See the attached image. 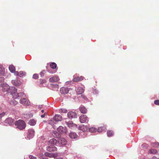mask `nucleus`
<instances>
[{"label": "nucleus", "instance_id": "18", "mask_svg": "<svg viewBox=\"0 0 159 159\" xmlns=\"http://www.w3.org/2000/svg\"><path fill=\"white\" fill-rule=\"evenodd\" d=\"M62 119V117L60 115H56L54 117V120L56 121H61Z\"/></svg>", "mask_w": 159, "mask_h": 159}, {"label": "nucleus", "instance_id": "8", "mask_svg": "<svg viewBox=\"0 0 159 159\" xmlns=\"http://www.w3.org/2000/svg\"><path fill=\"white\" fill-rule=\"evenodd\" d=\"M46 157H48L50 158H55L57 156V154L54 153H50L46 152L44 153Z\"/></svg>", "mask_w": 159, "mask_h": 159}, {"label": "nucleus", "instance_id": "2", "mask_svg": "<svg viewBox=\"0 0 159 159\" xmlns=\"http://www.w3.org/2000/svg\"><path fill=\"white\" fill-rule=\"evenodd\" d=\"M80 120L81 123H88L89 121V118L85 115H82L79 118Z\"/></svg>", "mask_w": 159, "mask_h": 159}, {"label": "nucleus", "instance_id": "32", "mask_svg": "<svg viewBox=\"0 0 159 159\" xmlns=\"http://www.w3.org/2000/svg\"><path fill=\"white\" fill-rule=\"evenodd\" d=\"M18 94L19 97L21 98L23 97H25V94L23 92H20Z\"/></svg>", "mask_w": 159, "mask_h": 159}, {"label": "nucleus", "instance_id": "34", "mask_svg": "<svg viewBox=\"0 0 159 159\" xmlns=\"http://www.w3.org/2000/svg\"><path fill=\"white\" fill-rule=\"evenodd\" d=\"M52 134L54 137H56L59 135V133H57L56 131H53L52 132Z\"/></svg>", "mask_w": 159, "mask_h": 159}, {"label": "nucleus", "instance_id": "36", "mask_svg": "<svg viewBox=\"0 0 159 159\" xmlns=\"http://www.w3.org/2000/svg\"><path fill=\"white\" fill-rule=\"evenodd\" d=\"M18 102L15 100H13L10 103L11 104H13L14 105H16L17 104Z\"/></svg>", "mask_w": 159, "mask_h": 159}, {"label": "nucleus", "instance_id": "51", "mask_svg": "<svg viewBox=\"0 0 159 159\" xmlns=\"http://www.w3.org/2000/svg\"><path fill=\"white\" fill-rule=\"evenodd\" d=\"M40 159H48L47 158L45 157H42L40 158Z\"/></svg>", "mask_w": 159, "mask_h": 159}, {"label": "nucleus", "instance_id": "5", "mask_svg": "<svg viewBox=\"0 0 159 159\" xmlns=\"http://www.w3.org/2000/svg\"><path fill=\"white\" fill-rule=\"evenodd\" d=\"M67 116L70 119L74 118L77 117V115L75 112L71 111L68 113Z\"/></svg>", "mask_w": 159, "mask_h": 159}, {"label": "nucleus", "instance_id": "26", "mask_svg": "<svg viewBox=\"0 0 159 159\" xmlns=\"http://www.w3.org/2000/svg\"><path fill=\"white\" fill-rule=\"evenodd\" d=\"M50 67L52 69L56 68L57 67L56 64L55 62H52L50 64Z\"/></svg>", "mask_w": 159, "mask_h": 159}, {"label": "nucleus", "instance_id": "30", "mask_svg": "<svg viewBox=\"0 0 159 159\" xmlns=\"http://www.w3.org/2000/svg\"><path fill=\"white\" fill-rule=\"evenodd\" d=\"M152 146L154 148H159V143L158 142L154 143L152 144Z\"/></svg>", "mask_w": 159, "mask_h": 159}, {"label": "nucleus", "instance_id": "47", "mask_svg": "<svg viewBox=\"0 0 159 159\" xmlns=\"http://www.w3.org/2000/svg\"><path fill=\"white\" fill-rule=\"evenodd\" d=\"M67 125L69 127H70L72 125H73V124H71L70 123H67Z\"/></svg>", "mask_w": 159, "mask_h": 159}, {"label": "nucleus", "instance_id": "22", "mask_svg": "<svg viewBox=\"0 0 159 159\" xmlns=\"http://www.w3.org/2000/svg\"><path fill=\"white\" fill-rule=\"evenodd\" d=\"M36 121L34 119H30L28 122V124L31 126H33L35 125Z\"/></svg>", "mask_w": 159, "mask_h": 159}, {"label": "nucleus", "instance_id": "28", "mask_svg": "<svg viewBox=\"0 0 159 159\" xmlns=\"http://www.w3.org/2000/svg\"><path fill=\"white\" fill-rule=\"evenodd\" d=\"M107 136L108 137H111L114 134L112 130H108L107 132Z\"/></svg>", "mask_w": 159, "mask_h": 159}, {"label": "nucleus", "instance_id": "19", "mask_svg": "<svg viewBox=\"0 0 159 159\" xmlns=\"http://www.w3.org/2000/svg\"><path fill=\"white\" fill-rule=\"evenodd\" d=\"M78 129H79L82 130L83 131H87L88 128L87 126H85L84 125H82L81 126L79 127Z\"/></svg>", "mask_w": 159, "mask_h": 159}, {"label": "nucleus", "instance_id": "14", "mask_svg": "<svg viewBox=\"0 0 159 159\" xmlns=\"http://www.w3.org/2000/svg\"><path fill=\"white\" fill-rule=\"evenodd\" d=\"M59 80V79L57 76H53L49 79V81L51 83L57 82Z\"/></svg>", "mask_w": 159, "mask_h": 159}, {"label": "nucleus", "instance_id": "11", "mask_svg": "<svg viewBox=\"0 0 159 159\" xmlns=\"http://www.w3.org/2000/svg\"><path fill=\"white\" fill-rule=\"evenodd\" d=\"M47 150L49 152L56 151L57 150V148L54 145H50L47 148Z\"/></svg>", "mask_w": 159, "mask_h": 159}, {"label": "nucleus", "instance_id": "6", "mask_svg": "<svg viewBox=\"0 0 159 159\" xmlns=\"http://www.w3.org/2000/svg\"><path fill=\"white\" fill-rule=\"evenodd\" d=\"M57 129L59 133L60 134H66L67 132L66 128L61 126H59Z\"/></svg>", "mask_w": 159, "mask_h": 159}, {"label": "nucleus", "instance_id": "41", "mask_svg": "<svg viewBox=\"0 0 159 159\" xmlns=\"http://www.w3.org/2000/svg\"><path fill=\"white\" fill-rule=\"evenodd\" d=\"M154 103L156 105H159V100H156L154 102Z\"/></svg>", "mask_w": 159, "mask_h": 159}, {"label": "nucleus", "instance_id": "49", "mask_svg": "<svg viewBox=\"0 0 159 159\" xmlns=\"http://www.w3.org/2000/svg\"><path fill=\"white\" fill-rule=\"evenodd\" d=\"M81 97L82 98H84V99H86V97L85 96V95H81Z\"/></svg>", "mask_w": 159, "mask_h": 159}, {"label": "nucleus", "instance_id": "45", "mask_svg": "<svg viewBox=\"0 0 159 159\" xmlns=\"http://www.w3.org/2000/svg\"><path fill=\"white\" fill-rule=\"evenodd\" d=\"M60 112H61L66 113L67 112V110L66 109H61L60 110Z\"/></svg>", "mask_w": 159, "mask_h": 159}, {"label": "nucleus", "instance_id": "21", "mask_svg": "<svg viewBox=\"0 0 159 159\" xmlns=\"http://www.w3.org/2000/svg\"><path fill=\"white\" fill-rule=\"evenodd\" d=\"M5 73V69L2 65L0 66V75H3Z\"/></svg>", "mask_w": 159, "mask_h": 159}, {"label": "nucleus", "instance_id": "16", "mask_svg": "<svg viewBox=\"0 0 159 159\" xmlns=\"http://www.w3.org/2000/svg\"><path fill=\"white\" fill-rule=\"evenodd\" d=\"M14 120L11 118H8L7 119L5 120V122L9 125H11L13 123Z\"/></svg>", "mask_w": 159, "mask_h": 159}, {"label": "nucleus", "instance_id": "12", "mask_svg": "<svg viewBox=\"0 0 159 159\" xmlns=\"http://www.w3.org/2000/svg\"><path fill=\"white\" fill-rule=\"evenodd\" d=\"M34 131L33 129H30L28 131V137L30 138H33L34 135Z\"/></svg>", "mask_w": 159, "mask_h": 159}, {"label": "nucleus", "instance_id": "43", "mask_svg": "<svg viewBox=\"0 0 159 159\" xmlns=\"http://www.w3.org/2000/svg\"><path fill=\"white\" fill-rule=\"evenodd\" d=\"M5 113L4 112H3L0 114V118L4 116L5 115Z\"/></svg>", "mask_w": 159, "mask_h": 159}, {"label": "nucleus", "instance_id": "52", "mask_svg": "<svg viewBox=\"0 0 159 159\" xmlns=\"http://www.w3.org/2000/svg\"><path fill=\"white\" fill-rule=\"evenodd\" d=\"M56 159H63V158H62L61 157H59V158H57Z\"/></svg>", "mask_w": 159, "mask_h": 159}, {"label": "nucleus", "instance_id": "4", "mask_svg": "<svg viewBox=\"0 0 159 159\" xmlns=\"http://www.w3.org/2000/svg\"><path fill=\"white\" fill-rule=\"evenodd\" d=\"M48 144L49 145H56L58 146L59 145V143L58 141H57L55 139H51L48 141Z\"/></svg>", "mask_w": 159, "mask_h": 159}, {"label": "nucleus", "instance_id": "50", "mask_svg": "<svg viewBox=\"0 0 159 159\" xmlns=\"http://www.w3.org/2000/svg\"><path fill=\"white\" fill-rule=\"evenodd\" d=\"M150 159H158V158L156 157H152L150 158Z\"/></svg>", "mask_w": 159, "mask_h": 159}, {"label": "nucleus", "instance_id": "17", "mask_svg": "<svg viewBox=\"0 0 159 159\" xmlns=\"http://www.w3.org/2000/svg\"><path fill=\"white\" fill-rule=\"evenodd\" d=\"M84 89L81 87H78L76 90V93L77 94H80L84 93Z\"/></svg>", "mask_w": 159, "mask_h": 159}, {"label": "nucleus", "instance_id": "24", "mask_svg": "<svg viewBox=\"0 0 159 159\" xmlns=\"http://www.w3.org/2000/svg\"><path fill=\"white\" fill-rule=\"evenodd\" d=\"M10 71L12 73H14L15 70V68L13 65H10L9 67Z\"/></svg>", "mask_w": 159, "mask_h": 159}, {"label": "nucleus", "instance_id": "38", "mask_svg": "<svg viewBox=\"0 0 159 159\" xmlns=\"http://www.w3.org/2000/svg\"><path fill=\"white\" fill-rule=\"evenodd\" d=\"M148 147V145L146 143H143L141 146V147L144 148H147Z\"/></svg>", "mask_w": 159, "mask_h": 159}, {"label": "nucleus", "instance_id": "27", "mask_svg": "<svg viewBox=\"0 0 159 159\" xmlns=\"http://www.w3.org/2000/svg\"><path fill=\"white\" fill-rule=\"evenodd\" d=\"M149 152L151 154H156L157 153V151L155 149H151L149 150Z\"/></svg>", "mask_w": 159, "mask_h": 159}, {"label": "nucleus", "instance_id": "48", "mask_svg": "<svg viewBox=\"0 0 159 159\" xmlns=\"http://www.w3.org/2000/svg\"><path fill=\"white\" fill-rule=\"evenodd\" d=\"M46 114H47L45 112L44 113L43 115H42L41 116V117L42 118L44 117H45V115H46Z\"/></svg>", "mask_w": 159, "mask_h": 159}, {"label": "nucleus", "instance_id": "15", "mask_svg": "<svg viewBox=\"0 0 159 159\" xmlns=\"http://www.w3.org/2000/svg\"><path fill=\"white\" fill-rule=\"evenodd\" d=\"M11 83L14 85L16 86H19L21 84V82L20 80H12Z\"/></svg>", "mask_w": 159, "mask_h": 159}, {"label": "nucleus", "instance_id": "9", "mask_svg": "<svg viewBox=\"0 0 159 159\" xmlns=\"http://www.w3.org/2000/svg\"><path fill=\"white\" fill-rule=\"evenodd\" d=\"M58 142L59 143V145L61 144L62 145H64L66 144L67 141L64 138H61L59 139Z\"/></svg>", "mask_w": 159, "mask_h": 159}, {"label": "nucleus", "instance_id": "31", "mask_svg": "<svg viewBox=\"0 0 159 159\" xmlns=\"http://www.w3.org/2000/svg\"><path fill=\"white\" fill-rule=\"evenodd\" d=\"M12 96L14 99H16L18 97H19L18 94L16 93H14L12 94Z\"/></svg>", "mask_w": 159, "mask_h": 159}, {"label": "nucleus", "instance_id": "42", "mask_svg": "<svg viewBox=\"0 0 159 159\" xmlns=\"http://www.w3.org/2000/svg\"><path fill=\"white\" fill-rule=\"evenodd\" d=\"M44 72H45V71L43 70L40 72V75L42 77L44 76Z\"/></svg>", "mask_w": 159, "mask_h": 159}, {"label": "nucleus", "instance_id": "40", "mask_svg": "<svg viewBox=\"0 0 159 159\" xmlns=\"http://www.w3.org/2000/svg\"><path fill=\"white\" fill-rule=\"evenodd\" d=\"M29 157L30 159H36L37 158L36 157L33 156L31 155H30Z\"/></svg>", "mask_w": 159, "mask_h": 159}, {"label": "nucleus", "instance_id": "13", "mask_svg": "<svg viewBox=\"0 0 159 159\" xmlns=\"http://www.w3.org/2000/svg\"><path fill=\"white\" fill-rule=\"evenodd\" d=\"M60 92L62 94H67L69 92L68 89L67 88L62 87L60 89Z\"/></svg>", "mask_w": 159, "mask_h": 159}, {"label": "nucleus", "instance_id": "44", "mask_svg": "<svg viewBox=\"0 0 159 159\" xmlns=\"http://www.w3.org/2000/svg\"><path fill=\"white\" fill-rule=\"evenodd\" d=\"M4 80V78L3 77H0V82H3Z\"/></svg>", "mask_w": 159, "mask_h": 159}, {"label": "nucleus", "instance_id": "3", "mask_svg": "<svg viewBox=\"0 0 159 159\" xmlns=\"http://www.w3.org/2000/svg\"><path fill=\"white\" fill-rule=\"evenodd\" d=\"M20 103L25 106H28L30 104L29 100L25 98H21L20 100Z\"/></svg>", "mask_w": 159, "mask_h": 159}, {"label": "nucleus", "instance_id": "37", "mask_svg": "<svg viewBox=\"0 0 159 159\" xmlns=\"http://www.w3.org/2000/svg\"><path fill=\"white\" fill-rule=\"evenodd\" d=\"M46 80L45 79H40V84H43L45 83L46 82Z\"/></svg>", "mask_w": 159, "mask_h": 159}, {"label": "nucleus", "instance_id": "29", "mask_svg": "<svg viewBox=\"0 0 159 159\" xmlns=\"http://www.w3.org/2000/svg\"><path fill=\"white\" fill-rule=\"evenodd\" d=\"M97 130V129L93 127H91L89 129V131L90 132L94 133Z\"/></svg>", "mask_w": 159, "mask_h": 159}, {"label": "nucleus", "instance_id": "25", "mask_svg": "<svg viewBox=\"0 0 159 159\" xmlns=\"http://www.w3.org/2000/svg\"><path fill=\"white\" fill-rule=\"evenodd\" d=\"M106 130V128L105 127H100L98 128V132H101L104 131H105Z\"/></svg>", "mask_w": 159, "mask_h": 159}, {"label": "nucleus", "instance_id": "10", "mask_svg": "<svg viewBox=\"0 0 159 159\" xmlns=\"http://www.w3.org/2000/svg\"><path fill=\"white\" fill-rule=\"evenodd\" d=\"M84 79V77L83 76H77L74 77L72 80L74 82H77L83 80Z\"/></svg>", "mask_w": 159, "mask_h": 159}, {"label": "nucleus", "instance_id": "39", "mask_svg": "<svg viewBox=\"0 0 159 159\" xmlns=\"http://www.w3.org/2000/svg\"><path fill=\"white\" fill-rule=\"evenodd\" d=\"M33 78L34 79H37L38 78L39 76L37 74H34L33 76Z\"/></svg>", "mask_w": 159, "mask_h": 159}, {"label": "nucleus", "instance_id": "53", "mask_svg": "<svg viewBox=\"0 0 159 159\" xmlns=\"http://www.w3.org/2000/svg\"><path fill=\"white\" fill-rule=\"evenodd\" d=\"M41 111L42 113H43L44 112V110H42Z\"/></svg>", "mask_w": 159, "mask_h": 159}, {"label": "nucleus", "instance_id": "7", "mask_svg": "<svg viewBox=\"0 0 159 159\" xmlns=\"http://www.w3.org/2000/svg\"><path fill=\"white\" fill-rule=\"evenodd\" d=\"M1 86L2 88V90L4 92L7 91L9 89V86L6 84H1Z\"/></svg>", "mask_w": 159, "mask_h": 159}, {"label": "nucleus", "instance_id": "1", "mask_svg": "<svg viewBox=\"0 0 159 159\" xmlns=\"http://www.w3.org/2000/svg\"><path fill=\"white\" fill-rule=\"evenodd\" d=\"M15 125L16 128L20 130L24 129L26 127V124L25 121L22 120H19L16 121L15 122Z\"/></svg>", "mask_w": 159, "mask_h": 159}, {"label": "nucleus", "instance_id": "23", "mask_svg": "<svg viewBox=\"0 0 159 159\" xmlns=\"http://www.w3.org/2000/svg\"><path fill=\"white\" fill-rule=\"evenodd\" d=\"M77 135L74 132H71L69 134V136L72 139H75L77 137Z\"/></svg>", "mask_w": 159, "mask_h": 159}, {"label": "nucleus", "instance_id": "33", "mask_svg": "<svg viewBox=\"0 0 159 159\" xmlns=\"http://www.w3.org/2000/svg\"><path fill=\"white\" fill-rule=\"evenodd\" d=\"M26 73L25 72L22 71H20L19 72V76L22 77L25 75Z\"/></svg>", "mask_w": 159, "mask_h": 159}, {"label": "nucleus", "instance_id": "35", "mask_svg": "<svg viewBox=\"0 0 159 159\" xmlns=\"http://www.w3.org/2000/svg\"><path fill=\"white\" fill-rule=\"evenodd\" d=\"M54 119L53 120L51 119L49 121L48 123L49 124L51 125H53L54 124Z\"/></svg>", "mask_w": 159, "mask_h": 159}, {"label": "nucleus", "instance_id": "46", "mask_svg": "<svg viewBox=\"0 0 159 159\" xmlns=\"http://www.w3.org/2000/svg\"><path fill=\"white\" fill-rule=\"evenodd\" d=\"M14 72V74L15 75L19 76V72L18 71H15Z\"/></svg>", "mask_w": 159, "mask_h": 159}, {"label": "nucleus", "instance_id": "20", "mask_svg": "<svg viewBox=\"0 0 159 159\" xmlns=\"http://www.w3.org/2000/svg\"><path fill=\"white\" fill-rule=\"evenodd\" d=\"M80 111L83 114H85L87 113V109L84 107H81L79 108Z\"/></svg>", "mask_w": 159, "mask_h": 159}]
</instances>
